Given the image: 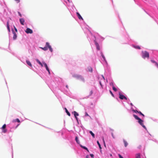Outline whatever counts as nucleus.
Listing matches in <instances>:
<instances>
[{"mask_svg": "<svg viewBox=\"0 0 158 158\" xmlns=\"http://www.w3.org/2000/svg\"><path fill=\"white\" fill-rule=\"evenodd\" d=\"M138 113L139 114H140L142 115L143 117L144 116V115L140 111H138Z\"/></svg>", "mask_w": 158, "mask_h": 158, "instance_id": "nucleus-27", "label": "nucleus"}, {"mask_svg": "<svg viewBox=\"0 0 158 158\" xmlns=\"http://www.w3.org/2000/svg\"><path fill=\"white\" fill-rule=\"evenodd\" d=\"M66 87L67 88H68V86L67 85L66 86Z\"/></svg>", "mask_w": 158, "mask_h": 158, "instance_id": "nucleus-45", "label": "nucleus"}, {"mask_svg": "<svg viewBox=\"0 0 158 158\" xmlns=\"http://www.w3.org/2000/svg\"><path fill=\"white\" fill-rule=\"evenodd\" d=\"M43 64L44 65V66L45 67L46 69L48 72L49 74H50V70H49V69L48 66L47 64L44 62H43Z\"/></svg>", "mask_w": 158, "mask_h": 158, "instance_id": "nucleus-9", "label": "nucleus"}, {"mask_svg": "<svg viewBox=\"0 0 158 158\" xmlns=\"http://www.w3.org/2000/svg\"><path fill=\"white\" fill-rule=\"evenodd\" d=\"M112 88L113 90L115 92L117 91V89L114 86V85H112Z\"/></svg>", "mask_w": 158, "mask_h": 158, "instance_id": "nucleus-24", "label": "nucleus"}, {"mask_svg": "<svg viewBox=\"0 0 158 158\" xmlns=\"http://www.w3.org/2000/svg\"><path fill=\"white\" fill-rule=\"evenodd\" d=\"M26 32L27 34H32L33 33L32 30L29 28H27L25 31Z\"/></svg>", "mask_w": 158, "mask_h": 158, "instance_id": "nucleus-7", "label": "nucleus"}, {"mask_svg": "<svg viewBox=\"0 0 158 158\" xmlns=\"http://www.w3.org/2000/svg\"><path fill=\"white\" fill-rule=\"evenodd\" d=\"M133 47L135 48L138 49H140V47L139 46H133Z\"/></svg>", "mask_w": 158, "mask_h": 158, "instance_id": "nucleus-20", "label": "nucleus"}, {"mask_svg": "<svg viewBox=\"0 0 158 158\" xmlns=\"http://www.w3.org/2000/svg\"><path fill=\"white\" fill-rule=\"evenodd\" d=\"M102 77H103V78L104 80H105V78L103 76H102Z\"/></svg>", "mask_w": 158, "mask_h": 158, "instance_id": "nucleus-47", "label": "nucleus"}, {"mask_svg": "<svg viewBox=\"0 0 158 158\" xmlns=\"http://www.w3.org/2000/svg\"><path fill=\"white\" fill-rule=\"evenodd\" d=\"M95 44L97 47V49L99 50H100V48L98 44L96 41H94Z\"/></svg>", "mask_w": 158, "mask_h": 158, "instance_id": "nucleus-11", "label": "nucleus"}, {"mask_svg": "<svg viewBox=\"0 0 158 158\" xmlns=\"http://www.w3.org/2000/svg\"><path fill=\"white\" fill-rule=\"evenodd\" d=\"M136 158H141L140 154H137L136 155Z\"/></svg>", "mask_w": 158, "mask_h": 158, "instance_id": "nucleus-25", "label": "nucleus"}, {"mask_svg": "<svg viewBox=\"0 0 158 158\" xmlns=\"http://www.w3.org/2000/svg\"><path fill=\"white\" fill-rule=\"evenodd\" d=\"M103 143H104V146L105 147H106V144H105V141H104V138L103 139Z\"/></svg>", "mask_w": 158, "mask_h": 158, "instance_id": "nucleus-34", "label": "nucleus"}, {"mask_svg": "<svg viewBox=\"0 0 158 158\" xmlns=\"http://www.w3.org/2000/svg\"><path fill=\"white\" fill-rule=\"evenodd\" d=\"M17 37V35L15 33H14V36L13 37V38L14 40H15Z\"/></svg>", "mask_w": 158, "mask_h": 158, "instance_id": "nucleus-22", "label": "nucleus"}, {"mask_svg": "<svg viewBox=\"0 0 158 158\" xmlns=\"http://www.w3.org/2000/svg\"><path fill=\"white\" fill-rule=\"evenodd\" d=\"M155 65L158 68V64L157 63H156V64Z\"/></svg>", "mask_w": 158, "mask_h": 158, "instance_id": "nucleus-41", "label": "nucleus"}, {"mask_svg": "<svg viewBox=\"0 0 158 158\" xmlns=\"http://www.w3.org/2000/svg\"><path fill=\"white\" fill-rule=\"evenodd\" d=\"M69 2V0H67Z\"/></svg>", "mask_w": 158, "mask_h": 158, "instance_id": "nucleus-48", "label": "nucleus"}, {"mask_svg": "<svg viewBox=\"0 0 158 158\" xmlns=\"http://www.w3.org/2000/svg\"><path fill=\"white\" fill-rule=\"evenodd\" d=\"M89 133L91 134V135L92 136L93 138H95V135L91 131H90L89 132Z\"/></svg>", "mask_w": 158, "mask_h": 158, "instance_id": "nucleus-17", "label": "nucleus"}, {"mask_svg": "<svg viewBox=\"0 0 158 158\" xmlns=\"http://www.w3.org/2000/svg\"><path fill=\"white\" fill-rule=\"evenodd\" d=\"M110 94H111V95H112V96L113 97H114V95L112 93V91L110 90Z\"/></svg>", "mask_w": 158, "mask_h": 158, "instance_id": "nucleus-31", "label": "nucleus"}, {"mask_svg": "<svg viewBox=\"0 0 158 158\" xmlns=\"http://www.w3.org/2000/svg\"><path fill=\"white\" fill-rule=\"evenodd\" d=\"M87 71L90 72H92L93 71V69L90 66H89L87 68Z\"/></svg>", "mask_w": 158, "mask_h": 158, "instance_id": "nucleus-14", "label": "nucleus"}, {"mask_svg": "<svg viewBox=\"0 0 158 158\" xmlns=\"http://www.w3.org/2000/svg\"><path fill=\"white\" fill-rule=\"evenodd\" d=\"M65 111H66V113H67V115L69 116H70V113L68 111V110L66 108H65Z\"/></svg>", "mask_w": 158, "mask_h": 158, "instance_id": "nucleus-18", "label": "nucleus"}, {"mask_svg": "<svg viewBox=\"0 0 158 158\" xmlns=\"http://www.w3.org/2000/svg\"><path fill=\"white\" fill-rule=\"evenodd\" d=\"M43 64L41 63V64H40V65L41 66V67H43Z\"/></svg>", "mask_w": 158, "mask_h": 158, "instance_id": "nucleus-43", "label": "nucleus"}, {"mask_svg": "<svg viewBox=\"0 0 158 158\" xmlns=\"http://www.w3.org/2000/svg\"><path fill=\"white\" fill-rule=\"evenodd\" d=\"M15 121H17L18 123H20V121L19 120L18 118H16L15 120Z\"/></svg>", "mask_w": 158, "mask_h": 158, "instance_id": "nucleus-30", "label": "nucleus"}, {"mask_svg": "<svg viewBox=\"0 0 158 158\" xmlns=\"http://www.w3.org/2000/svg\"><path fill=\"white\" fill-rule=\"evenodd\" d=\"M7 29H8L9 31H10V28L9 25V23L8 22H7Z\"/></svg>", "mask_w": 158, "mask_h": 158, "instance_id": "nucleus-19", "label": "nucleus"}, {"mask_svg": "<svg viewBox=\"0 0 158 158\" xmlns=\"http://www.w3.org/2000/svg\"><path fill=\"white\" fill-rule=\"evenodd\" d=\"M80 146L81 148H82L86 150L88 152H89V151L88 150V148L86 147H85V146H84L82 145H80Z\"/></svg>", "mask_w": 158, "mask_h": 158, "instance_id": "nucleus-16", "label": "nucleus"}, {"mask_svg": "<svg viewBox=\"0 0 158 158\" xmlns=\"http://www.w3.org/2000/svg\"><path fill=\"white\" fill-rule=\"evenodd\" d=\"M123 140L124 144V146L125 147H126L128 145V143L125 139H123Z\"/></svg>", "mask_w": 158, "mask_h": 158, "instance_id": "nucleus-13", "label": "nucleus"}, {"mask_svg": "<svg viewBox=\"0 0 158 158\" xmlns=\"http://www.w3.org/2000/svg\"><path fill=\"white\" fill-rule=\"evenodd\" d=\"M15 1L18 3L19 2H20V0H15Z\"/></svg>", "mask_w": 158, "mask_h": 158, "instance_id": "nucleus-38", "label": "nucleus"}, {"mask_svg": "<svg viewBox=\"0 0 158 158\" xmlns=\"http://www.w3.org/2000/svg\"><path fill=\"white\" fill-rule=\"evenodd\" d=\"M19 21L20 23L23 25H24V23L25 22L24 19L23 18H21L19 19Z\"/></svg>", "mask_w": 158, "mask_h": 158, "instance_id": "nucleus-10", "label": "nucleus"}, {"mask_svg": "<svg viewBox=\"0 0 158 158\" xmlns=\"http://www.w3.org/2000/svg\"><path fill=\"white\" fill-rule=\"evenodd\" d=\"M85 158H89L88 155H87L86 156Z\"/></svg>", "mask_w": 158, "mask_h": 158, "instance_id": "nucleus-44", "label": "nucleus"}, {"mask_svg": "<svg viewBox=\"0 0 158 158\" xmlns=\"http://www.w3.org/2000/svg\"><path fill=\"white\" fill-rule=\"evenodd\" d=\"M18 13L19 15L20 16V17H21L22 16V15L21 14V13H20V12H18Z\"/></svg>", "mask_w": 158, "mask_h": 158, "instance_id": "nucleus-35", "label": "nucleus"}, {"mask_svg": "<svg viewBox=\"0 0 158 158\" xmlns=\"http://www.w3.org/2000/svg\"><path fill=\"white\" fill-rule=\"evenodd\" d=\"M99 84H100V85L102 87V85L101 83V81H99Z\"/></svg>", "mask_w": 158, "mask_h": 158, "instance_id": "nucleus-36", "label": "nucleus"}, {"mask_svg": "<svg viewBox=\"0 0 158 158\" xmlns=\"http://www.w3.org/2000/svg\"><path fill=\"white\" fill-rule=\"evenodd\" d=\"M90 155L92 158H93L94 157V155L93 154H90Z\"/></svg>", "mask_w": 158, "mask_h": 158, "instance_id": "nucleus-37", "label": "nucleus"}, {"mask_svg": "<svg viewBox=\"0 0 158 158\" xmlns=\"http://www.w3.org/2000/svg\"><path fill=\"white\" fill-rule=\"evenodd\" d=\"M93 93V91L92 90H91L89 93V94L88 97L91 96Z\"/></svg>", "mask_w": 158, "mask_h": 158, "instance_id": "nucleus-26", "label": "nucleus"}, {"mask_svg": "<svg viewBox=\"0 0 158 158\" xmlns=\"http://www.w3.org/2000/svg\"><path fill=\"white\" fill-rule=\"evenodd\" d=\"M73 77H75L77 79H80L82 81H84V78L81 75L77 74H73Z\"/></svg>", "mask_w": 158, "mask_h": 158, "instance_id": "nucleus-3", "label": "nucleus"}, {"mask_svg": "<svg viewBox=\"0 0 158 158\" xmlns=\"http://www.w3.org/2000/svg\"><path fill=\"white\" fill-rule=\"evenodd\" d=\"M130 104L131 106H133V104L132 103H131Z\"/></svg>", "mask_w": 158, "mask_h": 158, "instance_id": "nucleus-46", "label": "nucleus"}, {"mask_svg": "<svg viewBox=\"0 0 158 158\" xmlns=\"http://www.w3.org/2000/svg\"><path fill=\"white\" fill-rule=\"evenodd\" d=\"M118 156L119 157V158H123V157L121 156V155L119 154L118 155Z\"/></svg>", "mask_w": 158, "mask_h": 158, "instance_id": "nucleus-33", "label": "nucleus"}, {"mask_svg": "<svg viewBox=\"0 0 158 158\" xmlns=\"http://www.w3.org/2000/svg\"><path fill=\"white\" fill-rule=\"evenodd\" d=\"M133 111H134V112H135V113H138V111H137L136 110H133Z\"/></svg>", "mask_w": 158, "mask_h": 158, "instance_id": "nucleus-32", "label": "nucleus"}, {"mask_svg": "<svg viewBox=\"0 0 158 158\" xmlns=\"http://www.w3.org/2000/svg\"><path fill=\"white\" fill-rule=\"evenodd\" d=\"M118 94L119 95V98L121 100L125 99L126 100L127 99V98L125 96L122 94L121 92H119Z\"/></svg>", "mask_w": 158, "mask_h": 158, "instance_id": "nucleus-5", "label": "nucleus"}, {"mask_svg": "<svg viewBox=\"0 0 158 158\" xmlns=\"http://www.w3.org/2000/svg\"><path fill=\"white\" fill-rule=\"evenodd\" d=\"M151 61L153 63H155V64H156V63H157L156 61L153 60H151Z\"/></svg>", "mask_w": 158, "mask_h": 158, "instance_id": "nucleus-29", "label": "nucleus"}, {"mask_svg": "<svg viewBox=\"0 0 158 158\" xmlns=\"http://www.w3.org/2000/svg\"><path fill=\"white\" fill-rule=\"evenodd\" d=\"M75 140L77 142V143H78V144H79V143H80V142H79V140H78V137L76 136L75 138Z\"/></svg>", "mask_w": 158, "mask_h": 158, "instance_id": "nucleus-21", "label": "nucleus"}, {"mask_svg": "<svg viewBox=\"0 0 158 158\" xmlns=\"http://www.w3.org/2000/svg\"><path fill=\"white\" fill-rule=\"evenodd\" d=\"M26 63L28 65H29V66H30L31 67H32V64H31V62L30 61L27 60Z\"/></svg>", "mask_w": 158, "mask_h": 158, "instance_id": "nucleus-15", "label": "nucleus"}, {"mask_svg": "<svg viewBox=\"0 0 158 158\" xmlns=\"http://www.w3.org/2000/svg\"><path fill=\"white\" fill-rule=\"evenodd\" d=\"M15 30L16 31V32L17 31V29L15 27Z\"/></svg>", "mask_w": 158, "mask_h": 158, "instance_id": "nucleus-42", "label": "nucleus"}, {"mask_svg": "<svg viewBox=\"0 0 158 158\" xmlns=\"http://www.w3.org/2000/svg\"><path fill=\"white\" fill-rule=\"evenodd\" d=\"M102 57L103 58V59L105 60V56L103 55H102Z\"/></svg>", "mask_w": 158, "mask_h": 158, "instance_id": "nucleus-39", "label": "nucleus"}, {"mask_svg": "<svg viewBox=\"0 0 158 158\" xmlns=\"http://www.w3.org/2000/svg\"><path fill=\"white\" fill-rule=\"evenodd\" d=\"M76 14H77V16H78V18L79 19H81L82 20H83V19L82 18V17L81 16V15L78 12H77L76 13Z\"/></svg>", "mask_w": 158, "mask_h": 158, "instance_id": "nucleus-12", "label": "nucleus"}, {"mask_svg": "<svg viewBox=\"0 0 158 158\" xmlns=\"http://www.w3.org/2000/svg\"><path fill=\"white\" fill-rule=\"evenodd\" d=\"M97 144H98V145L99 146V147L100 149L101 150V149H102V148H101V146L100 145V144L99 143V141H97Z\"/></svg>", "mask_w": 158, "mask_h": 158, "instance_id": "nucleus-23", "label": "nucleus"}, {"mask_svg": "<svg viewBox=\"0 0 158 158\" xmlns=\"http://www.w3.org/2000/svg\"><path fill=\"white\" fill-rule=\"evenodd\" d=\"M133 116L135 118L138 120V123L141 125L144 128L146 129V127L143 124V121L141 119L139 118L135 114H133Z\"/></svg>", "mask_w": 158, "mask_h": 158, "instance_id": "nucleus-1", "label": "nucleus"}, {"mask_svg": "<svg viewBox=\"0 0 158 158\" xmlns=\"http://www.w3.org/2000/svg\"><path fill=\"white\" fill-rule=\"evenodd\" d=\"M73 114L74 117L77 122H78V118L77 116L79 115V114L76 111H73Z\"/></svg>", "mask_w": 158, "mask_h": 158, "instance_id": "nucleus-8", "label": "nucleus"}, {"mask_svg": "<svg viewBox=\"0 0 158 158\" xmlns=\"http://www.w3.org/2000/svg\"><path fill=\"white\" fill-rule=\"evenodd\" d=\"M48 48L51 52H52V49L51 46L50 45L49 43L48 42L46 43V46L44 48L40 47V48L44 51H46L48 49Z\"/></svg>", "mask_w": 158, "mask_h": 158, "instance_id": "nucleus-2", "label": "nucleus"}, {"mask_svg": "<svg viewBox=\"0 0 158 158\" xmlns=\"http://www.w3.org/2000/svg\"><path fill=\"white\" fill-rule=\"evenodd\" d=\"M6 124H4L3 125V126L2 127L1 129L2 130V133H5L7 132V130L6 129Z\"/></svg>", "mask_w": 158, "mask_h": 158, "instance_id": "nucleus-6", "label": "nucleus"}, {"mask_svg": "<svg viewBox=\"0 0 158 158\" xmlns=\"http://www.w3.org/2000/svg\"><path fill=\"white\" fill-rule=\"evenodd\" d=\"M142 57L144 59L146 57L149 58V54L148 52L146 51L142 52Z\"/></svg>", "mask_w": 158, "mask_h": 158, "instance_id": "nucleus-4", "label": "nucleus"}, {"mask_svg": "<svg viewBox=\"0 0 158 158\" xmlns=\"http://www.w3.org/2000/svg\"><path fill=\"white\" fill-rule=\"evenodd\" d=\"M100 151H101V152H102V150H101Z\"/></svg>", "mask_w": 158, "mask_h": 158, "instance_id": "nucleus-49", "label": "nucleus"}, {"mask_svg": "<svg viewBox=\"0 0 158 158\" xmlns=\"http://www.w3.org/2000/svg\"><path fill=\"white\" fill-rule=\"evenodd\" d=\"M36 60V61L37 62V63H39L40 64H41L42 63L38 59H37Z\"/></svg>", "mask_w": 158, "mask_h": 158, "instance_id": "nucleus-28", "label": "nucleus"}, {"mask_svg": "<svg viewBox=\"0 0 158 158\" xmlns=\"http://www.w3.org/2000/svg\"><path fill=\"white\" fill-rule=\"evenodd\" d=\"M85 114V116H88V114H87V112H86Z\"/></svg>", "mask_w": 158, "mask_h": 158, "instance_id": "nucleus-40", "label": "nucleus"}]
</instances>
